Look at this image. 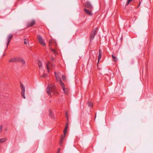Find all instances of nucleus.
Listing matches in <instances>:
<instances>
[{
	"label": "nucleus",
	"instance_id": "f3484780",
	"mask_svg": "<svg viewBox=\"0 0 153 153\" xmlns=\"http://www.w3.org/2000/svg\"><path fill=\"white\" fill-rule=\"evenodd\" d=\"M7 140L6 138H2L0 139V143L5 142Z\"/></svg>",
	"mask_w": 153,
	"mask_h": 153
},
{
	"label": "nucleus",
	"instance_id": "dca6fc26",
	"mask_svg": "<svg viewBox=\"0 0 153 153\" xmlns=\"http://www.w3.org/2000/svg\"><path fill=\"white\" fill-rule=\"evenodd\" d=\"M38 65L39 68L41 69L42 68V62H41L40 61H39L38 63Z\"/></svg>",
	"mask_w": 153,
	"mask_h": 153
},
{
	"label": "nucleus",
	"instance_id": "a211bd4d",
	"mask_svg": "<svg viewBox=\"0 0 153 153\" xmlns=\"http://www.w3.org/2000/svg\"><path fill=\"white\" fill-rule=\"evenodd\" d=\"M88 105L89 107H92L93 106V103L92 102L88 101Z\"/></svg>",
	"mask_w": 153,
	"mask_h": 153
},
{
	"label": "nucleus",
	"instance_id": "2eb2a0df",
	"mask_svg": "<svg viewBox=\"0 0 153 153\" xmlns=\"http://www.w3.org/2000/svg\"><path fill=\"white\" fill-rule=\"evenodd\" d=\"M102 57V51L101 50H99V54L98 56V61L100 60L101 59Z\"/></svg>",
	"mask_w": 153,
	"mask_h": 153
},
{
	"label": "nucleus",
	"instance_id": "ddd939ff",
	"mask_svg": "<svg viewBox=\"0 0 153 153\" xmlns=\"http://www.w3.org/2000/svg\"><path fill=\"white\" fill-rule=\"evenodd\" d=\"M117 54L116 53L112 55V57L113 58V60L114 62H116L117 61L118 59L117 57Z\"/></svg>",
	"mask_w": 153,
	"mask_h": 153
},
{
	"label": "nucleus",
	"instance_id": "f257e3e1",
	"mask_svg": "<svg viewBox=\"0 0 153 153\" xmlns=\"http://www.w3.org/2000/svg\"><path fill=\"white\" fill-rule=\"evenodd\" d=\"M49 46L50 49L55 55H57L58 54V52L57 51V45L56 42L53 40L50 39Z\"/></svg>",
	"mask_w": 153,
	"mask_h": 153
},
{
	"label": "nucleus",
	"instance_id": "2f4dec72",
	"mask_svg": "<svg viewBox=\"0 0 153 153\" xmlns=\"http://www.w3.org/2000/svg\"><path fill=\"white\" fill-rule=\"evenodd\" d=\"M96 117V114H95V117Z\"/></svg>",
	"mask_w": 153,
	"mask_h": 153
},
{
	"label": "nucleus",
	"instance_id": "1a4fd4ad",
	"mask_svg": "<svg viewBox=\"0 0 153 153\" xmlns=\"http://www.w3.org/2000/svg\"><path fill=\"white\" fill-rule=\"evenodd\" d=\"M85 7L88 9H93V7L90 2H86L85 5Z\"/></svg>",
	"mask_w": 153,
	"mask_h": 153
},
{
	"label": "nucleus",
	"instance_id": "0eeeda50",
	"mask_svg": "<svg viewBox=\"0 0 153 153\" xmlns=\"http://www.w3.org/2000/svg\"><path fill=\"white\" fill-rule=\"evenodd\" d=\"M93 9H88L87 8L84 9V11L85 13L89 16H91L92 15L93 13L92 12V11Z\"/></svg>",
	"mask_w": 153,
	"mask_h": 153
},
{
	"label": "nucleus",
	"instance_id": "5701e85b",
	"mask_svg": "<svg viewBox=\"0 0 153 153\" xmlns=\"http://www.w3.org/2000/svg\"><path fill=\"white\" fill-rule=\"evenodd\" d=\"M60 139H61V140H60V142L59 143V145H60V146H61V144H62V140H63V138H62V136L61 137Z\"/></svg>",
	"mask_w": 153,
	"mask_h": 153
},
{
	"label": "nucleus",
	"instance_id": "4be33fe9",
	"mask_svg": "<svg viewBox=\"0 0 153 153\" xmlns=\"http://www.w3.org/2000/svg\"><path fill=\"white\" fill-rule=\"evenodd\" d=\"M134 1V0H128L126 4V6L127 5H128L130 2H131V1Z\"/></svg>",
	"mask_w": 153,
	"mask_h": 153
},
{
	"label": "nucleus",
	"instance_id": "a878e982",
	"mask_svg": "<svg viewBox=\"0 0 153 153\" xmlns=\"http://www.w3.org/2000/svg\"><path fill=\"white\" fill-rule=\"evenodd\" d=\"M68 122L66 123V125H65V128H68Z\"/></svg>",
	"mask_w": 153,
	"mask_h": 153
},
{
	"label": "nucleus",
	"instance_id": "6ab92c4d",
	"mask_svg": "<svg viewBox=\"0 0 153 153\" xmlns=\"http://www.w3.org/2000/svg\"><path fill=\"white\" fill-rule=\"evenodd\" d=\"M56 77V80L57 81H59L60 83V85H61V82H63L61 80V79L60 77Z\"/></svg>",
	"mask_w": 153,
	"mask_h": 153
},
{
	"label": "nucleus",
	"instance_id": "aec40b11",
	"mask_svg": "<svg viewBox=\"0 0 153 153\" xmlns=\"http://www.w3.org/2000/svg\"><path fill=\"white\" fill-rule=\"evenodd\" d=\"M55 75L56 77V76H61V74L59 73L56 72H55Z\"/></svg>",
	"mask_w": 153,
	"mask_h": 153
},
{
	"label": "nucleus",
	"instance_id": "f8f14e48",
	"mask_svg": "<svg viewBox=\"0 0 153 153\" xmlns=\"http://www.w3.org/2000/svg\"><path fill=\"white\" fill-rule=\"evenodd\" d=\"M53 66L52 64H50L49 62H48L47 64V71L48 72H49L50 70L51 69V67H53Z\"/></svg>",
	"mask_w": 153,
	"mask_h": 153
},
{
	"label": "nucleus",
	"instance_id": "7c9ffc66",
	"mask_svg": "<svg viewBox=\"0 0 153 153\" xmlns=\"http://www.w3.org/2000/svg\"><path fill=\"white\" fill-rule=\"evenodd\" d=\"M62 76L63 77V76H65L64 75H62Z\"/></svg>",
	"mask_w": 153,
	"mask_h": 153
},
{
	"label": "nucleus",
	"instance_id": "393cba45",
	"mask_svg": "<svg viewBox=\"0 0 153 153\" xmlns=\"http://www.w3.org/2000/svg\"><path fill=\"white\" fill-rule=\"evenodd\" d=\"M28 42V41L26 40V39H25L24 40V44H27Z\"/></svg>",
	"mask_w": 153,
	"mask_h": 153
},
{
	"label": "nucleus",
	"instance_id": "9d476101",
	"mask_svg": "<svg viewBox=\"0 0 153 153\" xmlns=\"http://www.w3.org/2000/svg\"><path fill=\"white\" fill-rule=\"evenodd\" d=\"M36 22L34 20H32L28 22L27 25V27H29L33 26L35 24Z\"/></svg>",
	"mask_w": 153,
	"mask_h": 153
},
{
	"label": "nucleus",
	"instance_id": "20e7f679",
	"mask_svg": "<svg viewBox=\"0 0 153 153\" xmlns=\"http://www.w3.org/2000/svg\"><path fill=\"white\" fill-rule=\"evenodd\" d=\"M37 39L39 41L40 44L42 46H45V43L42 37L40 35H38L37 36Z\"/></svg>",
	"mask_w": 153,
	"mask_h": 153
},
{
	"label": "nucleus",
	"instance_id": "9b49d317",
	"mask_svg": "<svg viewBox=\"0 0 153 153\" xmlns=\"http://www.w3.org/2000/svg\"><path fill=\"white\" fill-rule=\"evenodd\" d=\"M13 36L12 34H10L8 36L7 39V47L8 46L10 42V39L12 38Z\"/></svg>",
	"mask_w": 153,
	"mask_h": 153
},
{
	"label": "nucleus",
	"instance_id": "f03ea898",
	"mask_svg": "<svg viewBox=\"0 0 153 153\" xmlns=\"http://www.w3.org/2000/svg\"><path fill=\"white\" fill-rule=\"evenodd\" d=\"M46 91L48 95H50L51 97V91L53 93H54L56 91L55 85L51 84L49 85L48 87L47 88Z\"/></svg>",
	"mask_w": 153,
	"mask_h": 153
},
{
	"label": "nucleus",
	"instance_id": "4468645a",
	"mask_svg": "<svg viewBox=\"0 0 153 153\" xmlns=\"http://www.w3.org/2000/svg\"><path fill=\"white\" fill-rule=\"evenodd\" d=\"M49 115L50 117L52 118H54V114L51 109L49 110Z\"/></svg>",
	"mask_w": 153,
	"mask_h": 153
},
{
	"label": "nucleus",
	"instance_id": "bb28decb",
	"mask_svg": "<svg viewBox=\"0 0 153 153\" xmlns=\"http://www.w3.org/2000/svg\"><path fill=\"white\" fill-rule=\"evenodd\" d=\"M66 117L67 118V120H68V114H67V113H66Z\"/></svg>",
	"mask_w": 153,
	"mask_h": 153
},
{
	"label": "nucleus",
	"instance_id": "c85d7f7f",
	"mask_svg": "<svg viewBox=\"0 0 153 153\" xmlns=\"http://www.w3.org/2000/svg\"><path fill=\"white\" fill-rule=\"evenodd\" d=\"M59 149H59L58 151L57 152V153H60Z\"/></svg>",
	"mask_w": 153,
	"mask_h": 153
},
{
	"label": "nucleus",
	"instance_id": "412c9836",
	"mask_svg": "<svg viewBox=\"0 0 153 153\" xmlns=\"http://www.w3.org/2000/svg\"><path fill=\"white\" fill-rule=\"evenodd\" d=\"M67 128H67L65 127V128L63 132H64V136H65L66 134V131H67Z\"/></svg>",
	"mask_w": 153,
	"mask_h": 153
},
{
	"label": "nucleus",
	"instance_id": "39448f33",
	"mask_svg": "<svg viewBox=\"0 0 153 153\" xmlns=\"http://www.w3.org/2000/svg\"><path fill=\"white\" fill-rule=\"evenodd\" d=\"M97 28H95L91 32L90 34V41H91L92 40L95 36V35L97 34Z\"/></svg>",
	"mask_w": 153,
	"mask_h": 153
},
{
	"label": "nucleus",
	"instance_id": "423d86ee",
	"mask_svg": "<svg viewBox=\"0 0 153 153\" xmlns=\"http://www.w3.org/2000/svg\"><path fill=\"white\" fill-rule=\"evenodd\" d=\"M20 87L21 88V95L22 96V97L25 99V89L24 86L23 84L21 83L20 82Z\"/></svg>",
	"mask_w": 153,
	"mask_h": 153
},
{
	"label": "nucleus",
	"instance_id": "b1692460",
	"mask_svg": "<svg viewBox=\"0 0 153 153\" xmlns=\"http://www.w3.org/2000/svg\"><path fill=\"white\" fill-rule=\"evenodd\" d=\"M3 126H0V133H1L2 130Z\"/></svg>",
	"mask_w": 153,
	"mask_h": 153
},
{
	"label": "nucleus",
	"instance_id": "c756f323",
	"mask_svg": "<svg viewBox=\"0 0 153 153\" xmlns=\"http://www.w3.org/2000/svg\"><path fill=\"white\" fill-rule=\"evenodd\" d=\"M140 4H141V2H139V5H138V7L139 6H140Z\"/></svg>",
	"mask_w": 153,
	"mask_h": 153
},
{
	"label": "nucleus",
	"instance_id": "7ed1b4c3",
	"mask_svg": "<svg viewBox=\"0 0 153 153\" xmlns=\"http://www.w3.org/2000/svg\"><path fill=\"white\" fill-rule=\"evenodd\" d=\"M9 62H21L23 64H25V60L22 58L19 57H17L11 58L9 59Z\"/></svg>",
	"mask_w": 153,
	"mask_h": 153
},
{
	"label": "nucleus",
	"instance_id": "6e6552de",
	"mask_svg": "<svg viewBox=\"0 0 153 153\" xmlns=\"http://www.w3.org/2000/svg\"><path fill=\"white\" fill-rule=\"evenodd\" d=\"M61 86L62 87L63 91L66 94H68L69 91V89L67 88H65V85L64 83L61 82Z\"/></svg>",
	"mask_w": 153,
	"mask_h": 153
},
{
	"label": "nucleus",
	"instance_id": "cd10ccee",
	"mask_svg": "<svg viewBox=\"0 0 153 153\" xmlns=\"http://www.w3.org/2000/svg\"><path fill=\"white\" fill-rule=\"evenodd\" d=\"M51 60L52 61H53L54 60V58H53L52 57V58L51 59Z\"/></svg>",
	"mask_w": 153,
	"mask_h": 153
}]
</instances>
